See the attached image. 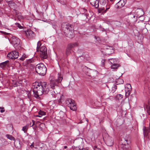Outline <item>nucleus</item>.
I'll use <instances>...</instances> for the list:
<instances>
[{
	"mask_svg": "<svg viewBox=\"0 0 150 150\" xmlns=\"http://www.w3.org/2000/svg\"><path fill=\"white\" fill-rule=\"evenodd\" d=\"M46 85L47 83L45 82L39 83L35 82L33 83L34 88L33 91L35 97L38 99L39 96L44 93H47L49 92V89Z\"/></svg>",
	"mask_w": 150,
	"mask_h": 150,
	"instance_id": "f257e3e1",
	"label": "nucleus"
},
{
	"mask_svg": "<svg viewBox=\"0 0 150 150\" xmlns=\"http://www.w3.org/2000/svg\"><path fill=\"white\" fill-rule=\"evenodd\" d=\"M35 71L39 74L44 76L46 73L47 69L43 63H40L36 65Z\"/></svg>",
	"mask_w": 150,
	"mask_h": 150,
	"instance_id": "f03ea898",
	"label": "nucleus"
},
{
	"mask_svg": "<svg viewBox=\"0 0 150 150\" xmlns=\"http://www.w3.org/2000/svg\"><path fill=\"white\" fill-rule=\"evenodd\" d=\"M74 143L76 144L77 146L76 147L74 146L73 148V150H85V149L83 148V139L81 138H78L75 139Z\"/></svg>",
	"mask_w": 150,
	"mask_h": 150,
	"instance_id": "7ed1b4c3",
	"label": "nucleus"
},
{
	"mask_svg": "<svg viewBox=\"0 0 150 150\" xmlns=\"http://www.w3.org/2000/svg\"><path fill=\"white\" fill-rule=\"evenodd\" d=\"M66 103L71 110L73 111L76 110L77 107L74 100L71 99H68L67 100Z\"/></svg>",
	"mask_w": 150,
	"mask_h": 150,
	"instance_id": "20e7f679",
	"label": "nucleus"
},
{
	"mask_svg": "<svg viewBox=\"0 0 150 150\" xmlns=\"http://www.w3.org/2000/svg\"><path fill=\"white\" fill-rule=\"evenodd\" d=\"M62 28L63 30L65 31L67 30V31L73 30V27L72 25L69 24L67 23H64L62 24Z\"/></svg>",
	"mask_w": 150,
	"mask_h": 150,
	"instance_id": "39448f33",
	"label": "nucleus"
},
{
	"mask_svg": "<svg viewBox=\"0 0 150 150\" xmlns=\"http://www.w3.org/2000/svg\"><path fill=\"white\" fill-rule=\"evenodd\" d=\"M18 56V52L16 51H13L8 53L7 55L8 57L13 59L17 58Z\"/></svg>",
	"mask_w": 150,
	"mask_h": 150,
	"instance_id": "423d86ee",
	"label": "nucleus"
},
{
	"mask_svg": "<svg viewBox=\"0 0 150 150\" xmlns=\"http://www.w3.org/2000/svg\"><path fill=\"white\" fill-rule=\"evenodd\" d=\"M12 42L16 48H18L20 46V40L18 38L13 37L12 39Z\"/></svg>",
	"mask_w": 150,
	"mask_h": 150,
	"instance_id": "0eeeda50",
	"label": "nucleus"
},
{
	"mask_svg": "<svg viewBox=\"0 0 150 150\" xmlns=\"http://www.w3.org/2000/svg\"><path fill=\"white\" fill-rule=\"evenodd\" d=\"M132 91V87L129 84H126L125 86V96H128Z\"/></svg>",
	"mask_w": 150,
	"mask_h": 150,
	"instance_id": "6e6552de",
	"label": "nucleus"
},
{
	"mask_svg": "<svg viewBox=\"0 0 150 150\" xmlns=\"http://www.w3.org/2000/svg\"><path fill=\"white\" fill-rule=\"evenodd\" d=\"M126 3V0H120L115 5V7L117 9L121 8L124 6Z\"/></svg>",
	"mask_w": 150,
	"mask_h": 150,
	"instance_id": "1a4fd4ad",
	"label": "nucleus"
},
{
	"mask_svg": "<svg viewBox=\"0 0 150 150\" xmlns=\"http://www.w3.org/2000/svg\"><path fill=\"white\" fill-rule=\"evenodd\" d=\"M120 143L122 145V148L123 150H128L127 146L128 145V142L127 140L125 139H122Z\"/></svg>",
	"mask_w": 150,
	"mask_h": 150,
	"instance_id": "9d476101",
	"label": "nucleus"
},
{
	"mask_svg": "<svg viewBox=\"0 0 150 150\" xmlns=\"http://www.w3.org/2000/svg\"><path fill=\"white\" fill-rule=\"evenodd\" d=\"M25 35L28 38H31L34 36V34L32 30H28L25 31Z\"/></svg>",
	"mask_w": 150,
	"mask_h": 150,
	"instance_id": "9b49d317",
	"label": "nucleus"
},
{
	"mask_svg": "<svg viewBox=\"0 0 150 150\" xmlns=\"http://www.w3.org/2000/svg\"><path fill=\"white\" fill-rule=\"evenodd\" d=\"M105 143L108 146H112L113 144V141L112 138L111 137L108 138L106 141Z\"/></svg>",
	"mask_w": 150,
	"mask_h": 150,
	"instance_id": "f8f14e48",
	"label": "nucleus"
},
{
	"mask_svg": "<svg viewBox=\"0 0 150 150\" xmlns=\"http://www.w3.org/2000/svg\"><path fill=\"white\" fill-rule=\"evenodd\" d=\"M90 4L92 6H94L96 8L99 7V3L98 1L97 0H89Z\"/></svg>",
	"mask_w": 150,
	"mask_h": 150,
	"instance_id": "ddd939ff",
	"label": "nucleus"
},
{
	"mask_svg": "<svg viewBox=\"0 0 150 150\" xmlns=\"http://www.w3.org/2000/svg\"><path fill=\"white\" fill-rule=\"evenodd\" d=\"M143 129L144 137H147L148 133L150 132V128L149 127H144Z\"/></svg>",
	"mask_w": 150,
	"mask_h": 150,
	"instance_id": "4468645a",
	"label": "nucleus"
},
{
	"mask_svg": "<svg viewBox=\"0 0 150 150\" xmlns=\"http://www.w3.org/2000/svg\"><path fill=\"white\" fill-rule=\"evenodd\" d=\"M39 54L41 59H46L48 57L47 52H39Z\"/></svg>",
	"mask_w": 150,
	"mask_h": 150,
	"instance_id": "2eb2a0df",
	"label": "nucleus"
},
{
	"mask_svg": "<svg viewBox=\"0 0 150 150\" xmlns=\"http://www.w3.org/2000/svg\"><path fill=\"white\" fill-rule=\"evenodd\" d=\"M50 86L51 88L52 89H54L56 87L58 88L57 86L56 85L55 81L54 80H50Z\"/></svg>",
	"mask_w": 150,
	"mask_h": 150,
	"instance_id": "dca6fc26",
	"label": "nucleus"
},
{
	"mask_svg": "<svg viewBox=\"0 0 150 150\" xmlns=\"http://www.w3.org/2000/svg\"><path fill=\"white\" fill-rule=\"evenodd\" d=\"M63 79V77L60 73H58L57 74V79L55 80V81L57 83H60Z\"/></svg>",
	"mask_w": 150,
	"mask_h": 150,
	"instance_id": "f3484780",
	"label": "nucleus"
},
{
	"mask_svg": "<svg viewBox=\"0 0 150 150\" xmlns=\"http://www.w3.org/2000/svg\"><path fill=\"white\" fill-rule=\"evenodd\" d=\"M13 13L15 16L17 17L18 18H22V16L20 12L16 10H14L13 12Z\"/></svg>",
	"mask_w": 150,
	"mask_h": 150,
	"instance_id": "a211bd4d",
	"label": "nucleus"
},
{
	"mask_svg": "<svg viewBox=\"0 0 150 150\" xmlns=\"http://www.w3.org/2000/svg\"><path fill=\"white\" fill-rule=\"evenodd\" d=\"M144 109L146 111L148 115H150V101H149V105H146L144 107Z\"/></svg>",
	"mask_w": 150,
	"mask_h": 150,
	"instance_id": "6ab92c4d",
	"label": "nucleus"
},
{
	"mask_svg": "<svg viewBox=\"0 0 150 150\" xmlns=\"http://www.w3.org/2000/svg\"><path fill=\"white\" fill-rule=\"evenodd\" d=\"M78 44L76 42H74L69 44L68 45L67 47L71 50V49L75 47L78 46Z\"/></svg>",
	"mask_w": 150,
	"mask_h": 150,
	"instance_id": "aec40b11",
	"label": "nucleus"
},
{
	"mask_svg": "<svg viewBox=\"0 0 150 150\" xmlns=\"http://www.w3.org/2000/svg\"><path fill=\"white\" fill-rule=\"evenodd\" d=\"M8 61L7 60L0 64V67L3 68L8 65Z\"/></svg>",
	"mask_w": 150,
	"mask_h": 150,
	"instance_id": "412c9836",
	"label": "nucleus"
},
{
	"mask_svg": "<svg viewBox=\"0 0 150 150\" xmlns=\"http://www.w3.org/2000/svg\"><path fill=\"white\" fill-rule=\"evenodd\" d=\"M109 8L110 7H108L106 8L105 10V8H99L98 10L99 13H100L101 12H102L105 13L106 12V11L109 9Z\"/></svg>",
	"mask_w": 150,
	"mask_h": 150,
	"instance_id": "4be33fe9",
	"label": "nucleus"
},
{
	"mask_svg": "<svg viewBox=\"0 0 150 150\" xmlns=\"http://www.w3.org/2000/svg\"><path fill=\"white\" fill-rule=\"evenodd\" d=\"M8 4L11 6H14L15 3L13 2V0H5Z\"/></svg>",
	"mask_w": 150,
	"mask_h": 150,
	"instance_id": "5701e85b",
	"label": "nucleus"
},
{
	"mask_svg": "<svg viewBox=\"0 0 150 150\" xmlns=\"http://www.w3.org/2000/svg\"><path fill=\"white\" fill-rule=\"evenodd\" d=\"M47 52V49L45 46H42L40 48L39 52Z\"/></svg>",
	"mask_w": 150,
	"mask_h": 150,
	"instance_id": "b1692460",
	"label": "nucleus"
},
{
	"mask_svg": "<svg viewBox=\"0 0 150 150\" xmlns=\"http://www.w3.org/2000/svg\"><path fill=\"white\" fill-rule=\"evenodd\" d=\"M71 49L67 47L66 51V54L67 56H68L71 53Z\"/></svg>",
	"mask_w": 150,
	"mask_h": 150,
	"instance_id": "393cba45",
	"label": "nucleus"
},
{
	"mask_svg": "<svg viewBox=\"0 0 150 150\" xmlns=\"http://www.w3.org/2000/svg\"><path fill=\"white\" fill-rule=\"evenodd\" d=\"M119 66L120 65L119 64L117 63L111 65V68L112 69H117Z\"/></svg>",
	"mask_w": 150,
	"mask_h": 150,
	"instance_id": "a878e982",
	"label": "nucleus"
},
{
	"mask_svg": "<svg viewBox=\"0 0 150 150\" xmlns=\"http://www.w3.org/2000/svg\"><path fill=\"white\" fill-rule=\"evenodd\" d=\"M28 128V125H25L23 127L22 130L25 133H26L27 130Z\"/></svg>",
	"mask_w": 150,
	"mask_h": 150,
	"instance_id": "bb28decb",
	"label": "nucleus"
},
{
	"mask_svg": "<svg viewBox=\"0 0 150 150\" xmlns=\"http://www.w3.org/2000/svg\"><path fill=\"white\" fill-rule=\"evenodd\" d=\"M109 61L112 64L116 63V59H110L109 60Z\"/></svg>",
	"mask_w": 150,
	"mask_h": 150,
	"instance_id": "cd10ccee",
	"label": "nucleus"
},
{
	"mask_svg": "<svg viewBox=\"0 0 150 150\" xmlns=\"http://www.w3.org/2000/svg\"><path fill=\"white\" fill-rule=\"evenodd\" d=\"M41 42L39 41H38V42L37 44V49H36L37 52L39 51V48H40V47L41 46Z\"/></svg>",
	"mask_w": 150,
	"mask_h": 150,
	"instance_id": "c85d7f7f",
	"label": "nucleus"
},
{
	"mask_svg": "<svg viewBox=\"0 0 150 150\" xmlns=\"http://www.w3.org/2000/svg\"><path fill=\"white\" fill-rule=\"evenodd\" d=\"M38 114L39 115H41L42 117V116L45 115H46V113L45 112L41 110L38 112Z\"/></svg>",
	"mask_w": 150,
	"mask_h": 150,
	"instance_id": "c756f323",
	"label": "nucleus"
},
{
	"mask_svg": "<svg viewBox=\"0 0 150 150\" xmlns=\"http://www.w3.org/2000/svg\"><path fill=\"white\" fill-rule=\"evenodd\" d=\"M107 0H100V4L103 5H105L107 2Z\"/></svg>",
	"mask_w": 150,
	"mask_h": 150,
	"instance_id": "7c9ffc66",
	"label": "nucleus"
},
{
	"mask_svg": "<svg viewBox=\"0 0 150 150\" xmlns=\"http://www.w3.org/2000/svg\"><path fill=\"white\" fill-rule=\"evenodd\" d=\"M27 57V56L25 54H23L22 55L21 57L20 58V59L21 60L23 61L25 59V58H26Z\"/></svg>",
	"mask_w": 150,
	"mask_h": 150,
	"instance_id": "2f4dec72",
	"label": "nucleus"
},
{
	"mask_svg": "<svg viewBox=\"0 0 150 150\" xmlns=\"http://www.w3.org/2000/svg\"><path fill=\"white\" fill-rule=\"evenodd\" d=\"M6 137L8 139L11 140H14V138L11 135L8 134H7L6 135Z\"/></svg>",
	"mask_w": 150,
	"mask_h": 150,
	"instance_id": "473e14b6",
	"label": "nucleus"
},
{
	"mask_svg": "<svg viewBox=\"0 0 150 150\" xmlns=\"http://www.w3.org/2000/svg\"><path fill=\"white\" fill-rule=\"evenodd\" d=\"M53 92L54 93L52 92L50 93L51 94V95L53 97L56 98L57 96L56 94L57 93H58V92H56V93L55 91H53Z\"/></svg>",
	"mask_w": 150,
	"mask_h": 150,
	"instance_id": "72a5a7b5",
	"label": "nucleus"
},
{
	"mask_svg": "<svg viewBox=\"0 0 150 150\" xmlns=\"http://www.w3.org/2000/svg\"><path fill=\"white\" fill-rule=\"evenodd\" d=\"M117 97L119 100L123 98V96L120 94H119L117 96Z\"/></svg>",
	"mask_w": 150,
	"mask_h": 150,
	"instance_id": "f704fd0d",
	"label": "nucleus"
},
{
	"mask_svg": "<svg viewBox=\"0 0 150 150\" xmlns=\"http://www.w3.org/2000/svg\"><path fill=\"white\" fill-rule=\"evenodd\" d=\"M0 109L1 110L0 112L1 113H3L5 111V110L4 109V108L3 107H0Z\"/></svg>",
	"mask_w": 150,
	"mask_h": 150,
	"instance_id": "c9c22d12",
	"label": "nucleus"
},
{
	"mask_svg": "<svg viewBox=\"0 0 150 150\" xmlns=\"http://www.w3.org/2000/svg\"><path fill=\"white\" fill-rule=\"evenodd\" d=\"M81 11L83 12L85 15L86 14L87 11L86 9L84 8H82L81 9Z\"/></svg>",
	"mask_w": 150,
	"mask_h": 150,
	"instance_id": "e433bc0d",
	"label": "nucleus"
},
{
	"mask_svg": "<svg viewBox=\"0 0 150 150\" xmlns=\"http://www.w3.org/2000/svg\"><path fill=\"white\" fill-rule=\"evenodd\" d=\"M117 81L120 82V84H122L123 83V81L121 79H119Z\"/></svg>",
	"mask_w": 150,
	"mask_h": 150,
	"instance_id": "4c0bfd02",
	"label": "nucleus"
},
{
	"mask_svg": "<svg viewBox=\"0 0 150 150\" xmlns=\"http://www.w3.org/2000/svg\"><path fill=\"white\" fill-rule=\"evenodd\" d=\"M16 25L19 28H21L22 26L18 23H16Z\"/></svg>",
	"mask_w": 150,
	"mask_h": 150,
	"instance_id": "58836bf2",
	"label": "nucleus"
},
{
	"mask_svg": "<svg viewBox=\"0 0 150 150\" xmlns=\"http://www.w3.org/2000/svg\"><path fill=\"white\" fill-rule=\"evenodd\" d=\"M94 150H101L100 149L97 148L96 147H95L94 148Z\"/></svg>",
	"mask_w": 150,
	"mask_h": 150,
	"instance_id": "ea45409f",
	"label": "nucleus"
},
{
	"mask_svg": "<svg viewBox=\"0 0 150 150\" xmlns=\"http://www.w3.org/2000/svg\"><path fill=\"white\" fill-rule=\"evenodd\" d=\"M30 146L31 148H32L33 147H34L33 143L31 144V145Z\"/></svg>",
	"mask_w": 150,
	"mask_h": 150,
	"instance_id": "a19ab883",
	"label": "nucleus"
},
{
	"mask_svg": "<svg viewBox=\"0 0 150 150\" xmlns=\"http://www.w3.org/2000/svg\"><path fill=\"white\" fill-rule=\"evenodd\" d=\"M113 89L115 91L117 89V86H114V87H113Z\"/></svg>",
	"mask_w": 150,
	"mask_h": 150,
	"instance_id": "79ce46f5",
	"label": "nucleus"
},
{
	"mask_svg": "<svg viewBox=\"0 0 150 150\" xmlns=\"http://www.w3.org/2000/svg\"><path fill=\"white\" fill-rule=\"evenodd\" d=\"M18 86V83H15L14 85V87H16Z\"/></svg>",
	"mask_w": 150,
	"mask_h": 150,
	"instance_id": "37998d69",
	"label": "nucleus"
},
{
	"mask_svg": "<svg viewBox=\"0 0 150 150\" xmlns=\"http://www.w3.org/2000/svg\"><path fill=\"white\" fill-rule=\"evenodd\" d=\"M36 117H42L40 115H36Z\"/></svg>",
	"mask_w": 150,
	"mask_h": 150,
	"instance_id": "c03bdc74",
	"label": "nucleus"
},
{
	"mask_svg": "<svg viewBox=\"0 0 150 150\" xmlns=\"http://www.w3.org/2000/svg\"><path fill=\"white\" fill-rule=\"evenodd\" d=\"M32 121L33 122V124L31 126V127L33 126L34 124V121L33 120H32Z\"/></svg>",
	"mask_w": 150,
	"mask_h": 150,
	"instance_id": "a18cd8bd",
	"label": "nucleus"
},
{
	"mask_svg": "<svg viewBox=\"0 0 150 150\" xmlns=\"http://www.w3.org/2000/svg\"><path fill=\"white\" fill-rule=\"evenodd\" d=\"M2 26V25L1 24V21H0V26Z\"/></svg>",
	"mask_w": 150,
	"mask_h": 150,
	"instance_id": "49530a36",
	"label": "nucleus"
},
{
	"mask_svg": "<svg viewBox=\"0 0 150 150\" xmlns=\"http://www.w3.org/2000/svg\"><path fill=\"white\" fill-rule=\"evenodd\" d=\"M67 148V146H65L64 147V149H66Z\"/></svg>",
	"mask_w": 150,
	"mask_h": 150,
	"instance_id": "de8ad7c7",
	"label": "nucleus"
},
{
	"mask_svg": "<svg viewBox=\"0 0 150 150\" xmlns=\"http://www.w3.org/2000/svg\"><path fill=\"white\" fill-rule=\"evenodd\" d=\"M58 102H59V103H60L61 102L60 100H59Z\"/></svg>",
	"mask_w": 150,
	"mask_h": 150,
	"instance_id": "09e8293b",
	"label": "nucleus"
},
{
	"mask_svg": "<svg viewBox=\"0 0 150 150\" xmlns=\"http://www.w3.org/2000/svg\"><path fill=\"white\" fill-rule=\"evenodd\" d=\"M2 1V0H0V2H1Z\"/></svg>",
	"mask_w": 150,
	"mask_h": 150,
	"instance_id": "8fccbe9b",
	"label": "nucleus"
},
{
	"mask_svg": "<svg viewBox=\"0 0 150 150\" xmlns=\"http://www.w3.org/2000/svg\"><path fill=\"white\" fill-rule=\"evenodd\" d=\"M86 120H87V122H88V120H87V119Z\"/></svg>",
	"mask_w": 150,
	"mask_h": 150,
	"instance_id": "3c124183",
	"label": "nucleus"
},
{
	"mask_svg": "<svg viewBox=\"0 0 150 150\" xmlns=\"http://www.w3.org/2000/svg\"><path fill=\"white\" fill-rule=\"evenodd\" d=\"M133 17H135V16H134Z\"/></svg>",
	"mask_w": 150,
	"mask_h": 150,
	"instance_id": "603ef678",
	"label": "nucleus"
}]
</instances>
